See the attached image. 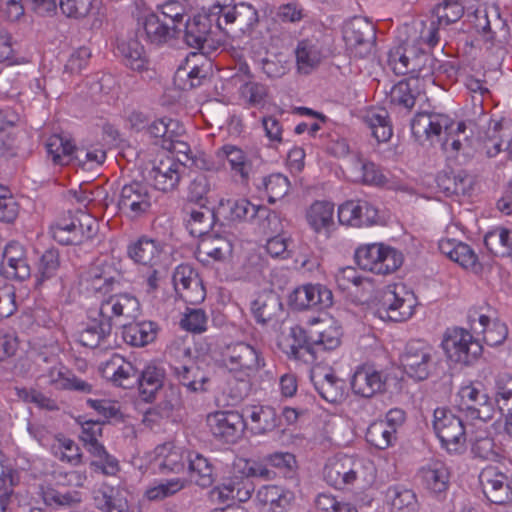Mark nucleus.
<instances>
[{"label": "nucleus", "mask_w": 512, "mask_h": 512, "mask_svg": "<svg viewBox=\"0 0 512 512\" xmlns=\"http://www.w3.org/2000/svg\"><path fill=\"white\" fill-rule=\"evenodd\" d=\"M231 476L226 478L219 486L211 491L213 499L220 502L237 499L246 501L251 496L250 488L246 487L245 480L251 477H258L269 480L273 472L265 464L251 459L238 458L231 468Z\"/></svg>", "instance_id": "obj_3"}, {"label": "nucleus", "mask_w": 512, "mask_h": 512, "mask_svg": "<svg viewBox=\"0 0 512 512\" xmlns=\"http://www.w3.org/2000/svg\"><path fill=\"white\" fill-rule=\"evenodd\" d=\"M94 313L110 322L113 317L130 320L139 315L140 303L136 297L129 294L112 295L102 301Z\"/></svg>", "instance_id": "obj_25"}, {"label": "nucleus", "mask_w": 512, "mask_h": 512, "mask_svg": "<svg viewBox=\"0 0 512 512\" xmlns=\"http://www.w3.org/2000/svg\"><path fill=\"white\" fill-rule=\"evenodd\" d=\"M158 326L152 321H141L123 325V338L126 343L142 347L156 339Z\"/></svg>", "instance_id": "obj_46"}, {"label": "nucleus", "mask_w": 512, "mask_h": 512, "mask_svg": "<svg viewBox=\"0 0 512 512\" xmlns=\"http://www.w3.org/2000/svg\"><path fill=\"white\" fill-rule=\"evenodd\" d=\"M52 453L56 458L71 465H78L81 462V453L78 445L71 439L57 438L52 447Z\"/></svg>", "instance_id": "obj_63"}, {"label": "nucleus", "mask_w": 512, "mask_h": 512, "mask_svg": "<svg viewBox=\"0 0 512 512\" xmlns=\"http://www.w3.org/2000/svg\"><path fill=\"white\" fill-rule=\"evenodd\" d=\"M400 31L407 44L412 43L420 54H423V45L431 48L439 41L438 27L434 22L427 25L423 21H417L410 26H404Z\"/></svg>", "instance_id": "obj_38"}, {"label": "nucleus", "mask_w": 512, "mask_h": 512, "mask_svg": "<svg viewBox=\"0 0 512 512\" xmlns=\"http://www.w3.org/2000/svg\"><path fill=\"white\" fill-rule=\"evenodd\" d=\"M213 28L221 30L223 28L220 15H210V13L201 12L188 20L185 26V41L193 48H202L208 40Z\"/></svg>", "instance_id": "obj_24"}, {"label": "nucleus", "mask_w": 512, "mask_h": 512, "mask_svg": "<svg viewBox=\"0 0 512 512\" xmlns=\"http://www.w3.org/2000/svg\"><path fill=\"white\" fill-rule=\"evenodd\" d=\"M434 354V348L426 341L408 342L401 356L404 372L415 380L426 379L434 363Z\"/></svg>", "instance_id": "obj_9"}, {"label": "nucleus", "mask_w": 512, "mask_h": 512, "mask_svg": "<svg viewBox=\"0 0 512 512\" xmlns=\"http://www.w3.org/2000/svg\"><path fill=\"white\" fill-rule=\"evenodd\" d=\"M207 426L212 435L226 442H235L243 433V417L235 411H216L207 415Z\"/></svg>", "instance_id": "obj_20"}, {"label": "nucleus", "mask_w": 512, "mask_h": 512, "mask_svg": "<svg viewBox=\"0 0 512 512\" xmlns=\"http://www.w3.org/2000/svg\"><path fill=\"white\" fill-rule=\"evenodd\" d=\"M483 493L495 504H504L511 499L512 491L507 477L493 467L483 469L480 476Z\"/></svg>", "instance_id": "obj_29"}, {"label": "nucleus", "mask_w": 512, "mask_h": 512, "mask_svg": "<svg viewBox=\"0 0 512 512\" xmlns=\"http://www.w3.org/2000/svg\"><path fill=\"white\" fill-rule=\"evenodd\" d=\"M474 29L491 46L503 44L508 35V26L501 18L497 7H478L470 16Z\"/></svg>", "instance_id": "obj_11"}, {"label": "nucleus", "mask_w": 512, "mask_h": 512, "mask_svg": "<svg viewBox=\"0 0 512 512\" xmlns=\"http://www.w3.org/2000/svg\"><path fill=\"white\" fill-rule=\"evenodd\" d=\"M75 236L79 241L75 245H82L92 241L98 234L99 223L97 219L90 214L79 211L74 216Z\"/></svg>", "instance_id": "obj_60"}, {"label": "nucleus", "mask_w": 512, "mask_h": 512, "mask_svg": "<svg viewBox=\"0 0 512 512\" xmlns=\"http://www.w3.org/2000/svg\"><path fill=\"white\" fill-rule=\"evenodd\" d=\"M127 253L134 263L154 268L160 262L162 246L153 239L141 237L128 245Z\"/></svg>", "instance_id": "obj_36"}, {"label": "nucleus", "mask_w": 512, "mask_h": 512, "mask_svg": "<svg viewBox=\"0 0 512 512\" xmlns=\"http://www.w3.org/2000/svg\"><path fill=\"white\" fill-rule=\"evenodd\" d=\"M143 25L146 37L152 44H163L173 36L174 32H176L162 20L160 15L155 13L147 15Z\"/></svg>", "instance_id": "obj_55"}, {"label": "nucleus", "mask_w": 512, "mask_h": 512, "mask_svg": "<svg viewBox=\"0 0 512 512\" xmlns=\"http://www.w3.org/2000/svg\"><path fill=\"white\" fill-rule=\"evenodd\" d=\"M215 215L218 219L227 222L253 221L258 218L276 217L268 208L263 205H256L247 198H222L215 208Z\"/></svg>", "instance_id": "obj_13"}, {"label": "nucleus", "mask_w": 512, "mask_h": 512, "mask_svg": "<svg viewBox=\"0 0 512 512\" xmlns=\"http://www.w3.org/2000/svg\"><path fill=\"white\" fill-rule=\"evenodd\" d=\"M400 45L392 48L388 52L387 64L396 75H405L407 73H416L420 71L422 60L428 57L420 54L412 43L405 41V36L399 31Z\"/></svg>", "instance_id": "obj_19"}, {"label": "nucleus", "mask_w": 512, "mask_h": 512, "mask_svg": "<svg viewBox=\"0 0 512 512\" xmlns=\"http://www.w3.org/2000/svg\"><path fill=\"white\" fill-rule=\"evenodd\" d=\"M164 372L156 366L149 365L137 376L141 393L146 400H151L155 393L163 386Z\"/></svg>", "instance_id": "obj_58"}, {"label": "nucleus", "mask_w": 512, "mask_h": 512, "mask_svg": "<svg viewBox=\"0 0 512 512\" xmlns=\"http://www.w3.org/2000/svg\"><path fill=\"white\" fill-rule=\"evenodd\" d=\"M185 170L186 167L181 160L170 154L161 153L153 160L148 178L156 189L168 192L178 186Z\"/></svg>", "instance_id": "obj_14"}, {"label": "nucleus", "mask_w": 512, "mask_h": 512, "mask_svg": "<svg viewBox=\"0 0 512 512\" xmlns=\"http://www.w3.org/2000/svg\"><path fill=\"white\" fill-rule=\"evenodd\" d=\"M511 130L508 124L493 122L490 124L485 134L479 138L478 149L487 157H495L500 153L504 142V134L502 132H510Z\"/></svg>", "instance_id": "obj_51"}, {"label": "nucleus", "mask_w": 512, "mask_h": 512, "mask_svg": "<svg viewBox=\"0 0 512 512\" xmlns=\"http://www.w3.org/2000/svg\"><path fill=\"white\" fill-rule=\"evenodd\" d=\"M75 145L72 141L62 135L54 134L46 141V151L48 158L55 165H68L73 162Z\"/></svg>", "instance_id": "obj_48"}, {"label": "nucleus", "mask_w": 512, "mask_h": 512, "mask_svg": "<svg viewBox=\"0 0 512 512\" xmlns=\"http://www.w3.org/2000/svg\"><path fill=\"white\" fill-rule=\"evenodd\" d=\"M153 203V195L147 184L134 181L122 187L118 208L128 218L135 219L148 213Z\"/></svg>", "instance_id": "obj_15"}, {"label": "nucleus", "mask_w": 512, "mask_h": 512, "mask_svg": "<svg viewBox=\"0 0 512 512\" xmlns=\"http://www.w3.org/2000/svg\"><path fill=\"white\" fill-rule=\"evenodd\" d=\"M484 242L493 254L509 255L512 250V231L505 227H496L486 234Z\"/></svg>", "instance_id": "obj_56"}, {"label": "nucleus", "mask_w": 512, "mask_h": 512, "mask_svg": "<svg viewBox=\"0 0 512 512\" xmlns=\"http://www.w3.org/2000/svg\"><path fill=\"white\" fill-rule=\"evenodd\" d=\"M0 272L5 278L20 281L30 277L31 268L28 264L26 250L23 245L12 241L5 246Z\"/></svg>", "instance_id": "obj_23"}, {"label": "nucleus", "mask_w": 512, "mask_h": 512, "mask_svg": "<svg viewBox=\"0 0 512 512\" xmlns=\"http://www.w3.org/2000/svg\"><path fill=\"white\" fill-rule=\"evenodd\" d=\"M418 476L422 485L433 493H442L448 488L449 471L440 460H433L423 465Z\"/></svg>", "instance_id": "obj_41"}, {"label": "nucleus", "mask_w": 512, "mask_h": 512, "mask_svg": "<svg viewBox=\"0 0 512 512\" xmlns=\"http://www.w3.org/2000/svg\"><path fill=\"white\" fill-rule=\"evenodd\" d=\"M179 381L192 392L204 391L208 381L206 374L196 365H181L175 367Z\"/></svg>", "instance_id": "obj_59"}, {"label": "nucleus", "mask_w": 512, "mask_h": 512, "mask_svg": "<svg viewBox=\"0 0 512 512\" xmlns=\"http://www.w3.org/2000/svg\"><path fill=\"white\" fill-rule=\"evenodd\" d=\"M441 345L446 356L459 364L472 363L482 352L481 345L474 340L472 334L459 327L447 329Z\"/></svg>", "instance_id": "obj_8"}, {"label": "nucleus", "mask_w": 512, "mask_h": 512, "mask_svg": "<svg viewBox=\"0 0 512 512\" xmlns=\"http://www.w3.org/2000/svg\"><path fill=\"white\" fill-rule=\"evenodd\" d=\"M416 306L414 293L403 284L387 286L377 314L382 320L404 322L412 317Z\"/></svg>", "instance_id": "obj_6"}, {"label": "nucleus", "mask_w": 512, "mask_h": 512, "mask_svg": "<svg viewBox=\"0 0 512 512\" xmlns=\"http://www.w3.org/2000/svg\"><path fill=\"white\" fill-rule=\"evenodd\" d=\"M278 297L272 292L259 294L251 304V311L258 323L265 324L280 310Z\"/></svg>", "instance_id": "obj_54"}, {"label": "nucleus", "mask_w": 512, "mask_h": 512, "mask_svg": "<svg viewBox=\"0 0 512 512\" xmlns=\"http://www.w3.org/2000/svg\"><path fill=\"white\" fill-rule=\"evenodd\" d=\"M119 54L127 67L135 71H143L147 68L148 59L141 43L135 38L122 40L117 46Z\"/></svg>", "instance_id": "obj_49"}, {"label": "nucleus", "mask_w": 512, "mask_h": 512, "mask_svg": "<svg viewBox=\"0 0 512 512\" xmlns=\"http://www.w3.org/2000/svg\"><path fill=\"white\" fill-rule=\"evenodd\" d=\"M375 37L374 25L363 18H355L344 27L346 48L355 58H366L372 54Z\"/></svg>", "instance_id": "obj_12"}, {"label": "nucleus", "mask_w": 512, "mask_h": 512, "mask_svg": "<svg viewBox=\"0 0 512 512\" xmlns=\"http://www.w3.org/2000/svg\"><path fill=\"white\" fill-rule=\"evenodd\" d=\"M220 17L223 24L221 30L226 33L250 34L259 22L257 9L247 2H239L232 7L224 2Z\"/></svg>", "instance_id": "obj_16"}, {"label": "nucleus", "mask_w": 512, "mask_h": 512, "mask_svg": "<svg viewBox=\"0 0 512 512\" xmlns=\"http://www.w3.org/2000/svg\"><path fill=\"white\" fill-rule=\"evenodd\" d=\"M433 428L442 447L449 453H461L465 450V427L462 420L449 409H435Z\"/></svg>", "instance_id": "obj_7"}, {"label": "nucleus", "mask_w": 512, "mask_h": 512, "mask_svg": "<svg viewBox=\"0 0 512 512\" xmlns=\"http://www.w3.org/2000/svg\"><path fill=\"white\" fill-rule=\"evenodd\" d=\"M290 301L297 309H324L332 306L333 295L330 289L321 284H306L294 290Z\"/></svg>", "instance_id": "obj_26"}, {"label": "nucleus", "mask_w": 512, "mask_h": 512, "mask_svg": "<svg viewBox=\"0 0 512 512\" xmlns=\"http://www.w3.org/2000/svg\"><path fill=\"white\" fill-rule=\"evenodd\" d=\"M385 503L389 512H417L419 507L414 491L400 485L387 489Z\"/></svg>", "instance_id": "obj_44"}, {"label": "nucleus", "mask_w": 512, "mask_h": 512, "mask_svg": "<svg viewBox=\"0 0 512 512\" xmlns=\"http://www.w3.org/2000/svg\"><path fill=\"white\" fill-rule=\"evenodd\" d=\"M250 54L257 68L268 78H280L289 70V64L286 60L282 59L280 55H269L262 47H258L257 49L253 47Z\"/></svg>", "instance_id": "obj_43"}, {"label": "nucleus", "mask_w": 512, "mask_h": 512, "mask_svg": "<svg viewBox=\"0 0 512 512\" xmlns=\"http://www.w3.org/2000/svg\"><path fill=\"white\" fill-rule=\"evenodd\" d=\"M440 252L465 269L475 270L478 266V257L474 250L466 243L455 239H441Z\"/></svg>", "instance_id": "obj_39"}, {"label": "nucleus", "mask_w": 512, "mask_h": 512, "mask_svg": "<svg viewBox=\"0 0 512 512\" xmlns=\"http://www.w3.org/2000/svg\"><path fill=\"white\" fill-rule=\"evenodd\" d=\"M364 121L378 142H386L391 138L393 130L386 109L373 107L366 110Z\"/></svg>", "instance_id": "obj_50"}, {"label": "nucleus", "mask_w": 512, "mask_h": 512, "mask_svg": "<svg viewBox=\"0 0 512 512\" xmlns=\"http://www.w3.org/2000/svg\"><path fill=\"white\" fill-rule=\"evenodd\" d=\"M216 159L227 163L233 176L246 182L252 170V162L247 153L240 147L232 144H225L215 152Z\"/></svg>", "instance_id": "obj_34"}, {"label": "nucleus", "mask_w": 512, "mask_h": 512, "mask_svg": "<svg viewBox=\"0 0 512 512\" xmlns=\"http://www.w3.org/2000/svg\"><path fill=\"white\" fill-rule=\"evenodd\" d=\"M186 455L182 448L165 443L154 449L151 464L161 473H180L184 471Z\"/></svg>", "instance_id": "obj_33"}, {"label": "nucleus", "mask_w": 512, "mask_h": 512, "mask_svg": "<svg viewBox=\"0 0 512 512\" xmlns=\"http://www.w3.org/2000/svg\"><path fill=\"white\" fill-rule=\"evenodd\" d=\"M465 130L464 123L455 124L448 115L440 113H417L411 121V131L417 141L440 143L446 152H458L461 149L460 135Z\"/></svg>", "instance_id": "obj_1"}, {"label": "nucleus", "mask_w": 512, "mask_h": 512, "mask_svg": "<svg viewBox=\"0 0 512 512\" xmlns=\"http://www.w3.org/2000/svg\"><path fill=\"white\" fill-rule=\"evenodd\" d=\"M454 406L470 420L485 423L493 418L494 409L486 394L473 384L462 386L454 397Z\"/></svg>", "instance_id": "obj_10"}, {"label": "nucleus", "mask_w": 512, "mask_h": 512, "mask_svg": "<svg viewBox=\"0 0 512 512\" xmlns=\"http://www.w3.org/2000/svg\"><path fill=\"white\" fill-rule=\"evenodd\" d=\"M219 365L237 379L245 381L262 370L266 362L259 348L238 341L221 349Z\"/></svg>", "instance_id": "obj_4"}, {"label": "nucleus", "mask_w": 512, "mask_h": 512, "mask_svg": "<svg viewBox=\"0 0 512 512\" xmlns=\"http://www.w3.org/2000/svg\"><path fill=\"white\" fill-rule=\"evenodd\" d=\"M495 402L501 411L512 410V376L506 373L499 374L494 386Z\"/></svg>", "instance_id": "obj_64"}, {"label": "nucleus", "mask_w": 512, "mask_h": 512, "mask_svg": "<svg viewBox=\"0 0 512 512\" xmlns=\"http://www.w3.org/2000/svg\"><path fill=\"white\" fill-rule=\"evenodd\" d=\"M39 380L57 390H75L82 393H90L92 385L77 378L68 368L61 363H55L45 373L39 376Z\"/></svg>", "instance_id": "obj_28"}, {"label": "nucleus", "mask_w": 512, "mask_h": 512, "mask_svg": "<svg viewBox=\"0 0 512 512\" xmlns=\"http://www.w3.org/2000/svg\"><path fill=\"white\" fill-rule=\"evenodd\" d=\"M86 327L79 333L78 341L82 346L96 348L100 346L112 331V323L94 312Z\"/></svg>", "instance_id": "obj_42"}, {"label": "nucleus", "mask_w": 512, "mask_h": 512, "mask_svg": "<svg viewBox=\"0 0 512 512\" xmlns=\"http://www.w3.org/2000/svg\"><path fill=\"white\" fill-rule=\"evenodd\" d=\"M297 69L302 74H310L327 56V50L317 38L303 39L295 49Z\"/></svg>", "instance_id": "obj_30"}, {"label": "nucleus", "mask_w": 512, "mask_h": 512, "mask_svg": "<svg viewBox=\"0 0 512 512\" xmlns=\"http://www.w3.org/2000/svg\"><path fill=\"white\" fill-rule=\"evenodd\" d=\"M248 413L251 429L255 434H266L277 427V412L271 406H253Z\"/></svg>", "instance_id": "obj_52"}, {"label": "nucleus", "mask_w": 512, "mask_h": 512, "mask_svg": "<svg viewBox=\"0 0 512 512\" xmlns=\"http://www.w3.org/2000/svg\"><path fill=\"white\" fill-rule=\"evenodd\" d=\"M311 380L319 395L330 403H337L344 398V383L333 371L315 368Z\"/></svg>", "instance_id": "obj_35"}, {"label": "nucleus", "mask_w": 512, "mask_h": 512, "mask_svg": "<svg viewBox=\"0 0 512 512\" xmlns=\"http://www.w3.org/2000/svg\"><path fill=\"white\" fill-rule=\"evenodd\" d=\"M341 224L351 227L371 226L378 222V209L366 200H349L338 208Z\"/></svg>", "instance_id": "obj_22"}, {"label": "nucleus", "mask_w": 512, "mask_h": 512, "mask_svg": "<svg viewBox=\"0 0 512 512\" xmlns=\"http://www.w3.org/2000/svg\"><path fill=\"white\" fill-rule=\"evenodd\" d=\"M215 215V210L209 209H192L189 217L186 219V226L189 233L195 237L204 236L209 232Z\"/></svg>", "instance_id": "obj_62"}, {"label": "nucleus", "mask_w": 512, "mask_h": 512, "mask_svg": "<svg viewBox=\"0 0 512 512\" xmlns=\"http://www.w3.org/2000/svg\"><path fill=\"white\" fill-rule=\"evenodd\" d=\"M355 259L362 269L381 275L395 272L403 262L399 251L382 243L360 246L355 252Z\"/></svg>", "instance_id": "obj_5"}, {"label": "nucleus", "mask_w": 512, "mask_h": 512, "mask_svg": "<svg viewBox=\"0 0 512 512\" xmlns=\"http://www.w3.org/2000/svg\"><path fill=\"white\" fill-rule=\"evenodd\" d=\"M149 134L155 138H161L162 144L168 142L173 137H183L185 129L183 125L171 118H161L154 121L148 127Z\"/></svg>", "instance_id": "obj_61"}, {"label": "nucleus", "mask_w": 512, "mask_h": 512, "mask_svg": "<svg viewBox=\"0 0 512 512\" xmlns=\"http://www.w3.org/2000/svg\"><path fill=\"white\" fill-rule=\"evenodd\" d=\"M189 477L196 485L206 488L214 482V469L210 461L198 452H187Z\"/></svg>", "instance_id": "obj_45"}, {"label": "nucleus", "mask_w": 512, "mask_h": 512, "mask_svg": "<svg viewBox=\"0 0 512 512\" xmlns=\"http://www.w3.org/2000/svg\"><path fill=\"white\" fill-rule=\"evenodd\" d=\"M100 371L104 378L124 388L133 386L137 381V370L119 354L112 355L102 363Z\"/></svg>", "instance_id": "obj_31"}, {"label": "nucleus", "mask_w": 512, "mask_h": 512, "mask_svg": "<svg viewBox=\"0 0 512 512\" xmlns=\"http://www.w3.org/2000/svg\"><path fill=\"white\" fill-rule=\"evenodd\" d=\"M352 392L363 398H372L386 392L388 375L371 364L357 366L351 377Z\"/></svg>", "instance_id": "obj_17"}, {"label": "nucleus", "mask_w": 512, "mask_h": 512, "mask_svg": "<svg viewBox=\"0 0 512 512\" xmlns=\"http://www.w3.org/2000/svg\"><path fill=\"white\" fill-rule=\"evenodd\" d=\"M289 185L288 178L280 173L264 176L255 184L257 190L266 194L270 203L283 198L289 190Z\"/></svg>", "instance_id": "obj_53"}, {"label": "nucleus", "mask_w": 512, "mask_h": 512, "mask_svg": "<svg viewBox=\"0 0 512 512\" xmlns=\"http://www.w3.org/2000/svg\"><path fill=\"white\" fill-rule=\"evenodd\" d=\"M469 324L474 333L483 335V340L489 346L502 344L508 335L504 323L478 311L469 313Z\"/></svg>", "instance_id": "obj_27"}, {"label": "nucleus", "mask_w": 512, "mask_h": 512, "mask_svg": "<svg viewBox=\"0 0 512 512\" xmlns=\"http://www.w3.org/2000/svg\"><path fill=\"white\" fill-rule=\"evenodd\" d=\"M403 411L390 410L385 419L371 423L366 432V440L377 449H387L397 439V429L404 422Z\"/></svg>", "instance_id": "obj_18"}, {"label": "nucleus", "mask_w": 512, "mask_h": 512, "mask_svg": "<svg viewBox=\"0 0 512 512\" xmlns=\"http://www.w3.org/2000/svg\"><path fill=\"white\" fill-rule=\"evenodd\" d=\"M94 501L103 512H130L126 491L120 487L102 485L95 492Z\"/></svg>", "instance_id": "obj_40"}, {"label": "nucleus", "mask_w": 512, "mask_h": 512, "mask_svg": "<svg viewBox=\"0 0 512 512\" xmlns=\"http://www.w3.org/2000/svg\"><path fill=\"white\" fill-rule=\"evenodd\" d=\"M187 481L182 478H172L166 481L154 482L145 490L144 496L150 501H159L171 497L185 488Z\"/></svg>", "instance_id": "obj_57"}, {"label": "nucleus", "mask_w": 512, "mask_h": 512, "mask_svg": "<svg viewBox=\"0 0 512 512\" xmlns=\"http://www.w3.org/2000/svg\"><path fill=\"white\" fill-rule=\"evenodd\" d=\"M232 249V244L227 238L207 233L200 237L195 255L200 262L209 264L224 260L231 255Z\"/></svg>", "instance_id": "obj_32"}, {"label": "nucleus", "mask_w": 512, "mask_h": 512, "mask_svg": "<svg viewBox=\"0 0 512 512\" xmlns=\"http://www.w3.org/2000/svg\"><path fill=\"white\" fill-rule=\"evenodd\" d=\"M305 217L315 233L328 236L334 226V204L329 201H315L306 210Z\"/></svg>", "instance_id": "obj_37"}, {"label": "nucleus", "mask_w": 512, "mask_h": 512, "mask_svg": "<svg viewBox=\"0 0 512 512\" xmlns=\"http://www.w3.org/2000/svg\"><path fill=\"white\" fill-rule=\"evenodd\" d=\"M256 497L261 504L269 505L273 512H283L294 500V494L291 491L277 485L261 487Z\"/></svg>", "instance_id": "obj_47"}, {"label": "nucleus", "mask_w": 512, "mask_h": 512, "mask_svg": "<svg viewBox=\"0 0 512 512\" xmlns=\"http://www.w3.org/2000/svg\"><path fill=\"white\" fill-rule=\"evenodd\" d=\"M324 479L337 488L350 485L370 486L376 479V466L367 457L337 455L328 460L324 467Z\"/></svg>", "instance_id": "obj_2"}, {"label": "nucleus", "mask_w": 512, "mask_h": 512, "mask_svg": "<svg viewBox=\"0 0 512 512\" xmlns=\"http://www.w3.org/2000/svg\"><path fill=\"white\" fill-rule=\"evenodd\" d=\"M173 283L185 302L197 304L205 299L206 292L202 280L190 265L182 264L175 269Z\"/></svg>", "instance_id": "obj_21"}]
</instances>
